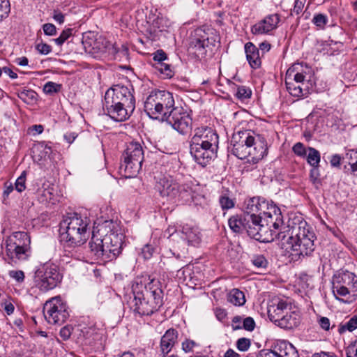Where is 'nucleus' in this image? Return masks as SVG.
Returning a JSON list of instances; mask_svg holds the SVG:
<instances>
[{
    "mask_svg": "<svg viewBox=\"0 0 357 357\" xmlns=\"http://www.w3.org/2000/svg\"><path fill=\"white\" fill-rule=\"evenodd\" d=\"M346 157L349 160H357V150H350L347 154Z\"/></svg>",
    "mask_w": 357,
    "mask_h": 357,
    "instance_id": "nucleus-63",
    "label": "nucleus"
},
{
    "mask_svg": "<svg viewBox=\"0 0 357 357\" xmlns=\"http://www.w3.org/2000/svg\"><path fill=\"white\" fill-rule=\"evenodd\" d=\"M43 314L48 323L63 324L68 318V306L59 296L47 301L43 307Z\"/></svg>",
    "mask_w": 357,
    "mask_h": 357,
    "instance_id": "nucleus-13",
    "label": "nucleus"
},
{
    "mask_svg": "<svg viewBox=\"0 0 357 357\" xmlns=\"http://www.w3.org/2000/svg\"><path fill=\"white\" fill-rule=\"evenodd\" d=\"M33 158L35 160L40 162L50 158L52 153V147L45 142L36 144L33 148Z\"/></svg>",
    "mask_w": 357,
    "mask_h": 357,
    "instance_id": "nucleus-28",
    "label": "nucleus"
},
{
    "mask_svg": "<svg viewBox=\"0 0 357 357\" xmlns=\"http://www.w3.org/2000/svg\"><path fill=\"white\" fill-rule=\"evenodd\" d=\"M215 41L216 38H210L207 33L198 29L195 31V38L191 41V46L198 55L203 56L206 54V47L209 45H215Z\"/></svg>",
    "mask_w": 357,
    "mask_h": 357,
    "instance_id": "nucleus-18",
    "label": "nucleus"
},
{
    "mask_svg": "<svg viewBox=\"0 0 357 357\" xmlns=\"http://www.w3.org/2000/svg\"><path fill=\"white\" fill-rule=\"evenodd\" d=\"M357 328V316L352 317L345 323H341L337 326V331L340 334H343L346 331L352 332Z\"/></svg>",
    "mask_w": 357,
    "mask_h": 357,
    "instance_id": "nucleus-34",
    "label": "nucleus"
},
{
    "mask_svg": "<svg viewBox=\"0 0 357 357\" xmlns=\"http://www.w3.org/2000/svg\"><path fill=\"white\" fill-rule=\"evenodd\" d=\"M318 322L322 329L325 331L329 330L331 323L328 318L322 317L319 319Z\"/></svg>",
    "mask_w": 357,
    "mask_h": 357,
    "instance_id": "nucleus-56",
    "label": "nucleus"
},
{
    "mask_svg": "<svg viewBox=\"0 0 357 357\" xmlns=\"http://www.w3.org/2000/svg\"><path fill=\"white\" fill-rule=\"evenodd\" d=\"M245 52L247 60L251 68L254 69L259 68L261 62L257 47L252 43L249 42L245 45Z\"/></svg>",
    "mask_w": 357,
    "mask_h": 357,
    "instance_id": "nucleus-25",
    "label": "nucleus"
},
{
    "mask_svg": "<svg viewBox=\"0 0 357 357\" xmlns=\"http://www.w3.org/2000/svg\"><path fill=\"white\" fill-rule=\"evenodd\" d=\"M25 182H26V172H23L15 181V190L19 192H21L23 190H24L26 188Z\"/></svg>",
    "mask_w": 357,
    "mask_h": 357,
    "instance_id": "nucleus-43",
    "label": "nucleus"
},
{
    "mask_svg": "<svg viewBox=\"0 0 357 357\" xmlns=\"http://www.w3.org/2000/svg\"><path fill=\"white\" fill-rule=\"evenodd\" d=\"M219 203L223 210L230 209L234 206V201L226 195L220 197Z\"/></svg>",
    "mask_w": 357,
    "mask_h": 357,
    "instance_id": "nucleus-39",
    "label": "nucleus"
},
{
    "mask_svg": "<svg viewBox=\"0 0 357 357\" xmlns=\"http://www.w3.org/2000/svg\"><path fill=\"white\" fill-rule=\"evenodd\" d=\"M10 6L8 0H0V20L6 17L10 13Z\"/></svg>",
    "mask_w": 357,
    "mask_h": 357,
    "instance_id": "nucleus-41",
    "label": "nucleus"
},
{
    "mask_svg": "<svg viewBox=\"0 0 357 357\" xmlns=\"http://www.w3.org/2000/svg\"><path fill=\"white\" fill-rule=\"evenodd\" d=\"M17 96L24 102L31 105L36 102L38 95L33 90L23 89L18 91Z\"/></svg>",
    "mask_w": 357,
    "mask_h": 357,
    "instance_id": "nucleus-33",
    "label": "nucleus"
},
{
    "mask_svg": "<svg viewBox=\"0 0 357 357\" xmlns=\"http://www.w3.org/2000/svg\"><path fill=\"white\" fill-rule=\"evenodd\" d=\"M89 220L82 218L77 213L67 216L60 224V236L61 241L68 243L70 246L84 244L88 237Z\"/></svg>",
    "mask_w": 357,
    "mask_h": 357,
    "instance_id": "nucleus-5",
    "label": "nucleus"
},
{
    "mask_svg": "<svg viewBox=\"0 0 357 357\" xmlns=\"http://www.w3.org/2000/svg\"><path fill=\"white\" fill-rule=\"evenodd\" d=\"M257 357H278L274 351H261Z\"/></svg>",
    "mask_w": 357,
    "mask_h": 357,
    "instance_id": "nucleus-60",
    "label": "nucleus"
},
{
    "mask_svg": "<svg viewBox=\"0 0 357 357\" xmlns=\"http://www.w3.org/2000/svg\"><path fill=\"white\" fill-rule=\"evenodd\" d=\"M236 346L238 351L245 352L251 347V340L246 337H241L237 340Z\"/></svg>",
    "mask_w": 357,
    "mask_h": 357,
    "instance_id": "nucleus-38",
    "label": "nucleus"
},
{
    "mask_svg": "<svg viewBox=\"0 0 357 357\" xmlns=\"http://www.w3.org/2000/svg\"><path fill=\"white\" fill-rule=\"evenodd\" d=\"M291 305L284 300H278L268 307V314L270 320L276 324L281 319L284 314L291 310Z\"/></svg>",
    "mask_w": 357,
    "mask_h": 357,
    "instance_id": "nucleus-22",
    "label": "nucleus"
},
{
    "mask_svg": "<svg viewBox=\"0 0 357 357\" xmlns=\"http://www.w3.org/2000/svg\"><path fill=\"white\" fill-rule=\"evenodd\" d=\"M255 328V321L253 318L248 317L243 319L242 328L248 331H252Z\"/></svg>",
    "mask_w": 357,
    "mask_h": 357,
    "instance_id": "nucleus-48",
    "label": "nucleus"
},
{
    "mask_svg": "<svg viewBox=\"0 0 357 357\" xmlns=\"http://www.w3.org/2000/svg\"><path fill=\"white\" fill-rule=\"evenodd\" d=\"M192 138L209 144V147H218V135L211 127L202 126L196 128Z\"/></svg>",
    "mask_w": 357,
    "mask_h": 357,
    "instance_id": "nucleus-19",
    "label": "nucleus"
},
{
    "mask_svg": "<svg viewBox=\"0 0 357 357\" xmlns=\"http://www.w3.org/2000/svg\"><path fill=\"white\" fill-rule=\"evenodd\" d=\"M251 95V91L245 86L238 87L236 91V96L239 99H245L250 98Z\"/></svg>",
    "mask_w": 357,
    "mask_h": 357,
    "instance_id": "nucleus-49",
    "label": "nucleus"
},
{
    "mask_svg": "<svg viewBox=\"0 0 357 357\" xmlns=\"http://www.w3.org/2000/svg\"><path fill=\"white\" fill-rule=\"evenodd\" d=\"M347 357H357V342L354 345H350L346 350Z\"/></svg>",
    "mask_w": 357,
    "mask_h": 357,
    "instance_id": "nucleus-55",
    "label": "nucleus"
},
{
    "mask_svg": "<svg viewBox=\"0 0 357 357\" xmlns=\"http://www.w3.org/2000/svg\"><path fill=\"white\" fill-rule=\"evenodd\" d=\"M124 236L122 234L111 232L105 236L106 260L116 259L121 252Z\"/></svg>",
    "mask_w": 357,
    "mask_h": 357,
    "instance_id": "nucleus-16",
    "label": "nucleus"
},
{
    "mask_svg": "<svg viewBox=\"0 0 357 357\" xmlns=\"http://www.w3.org/2000/svg\"><path fill=\"white\" fill-rule=\"evenodd\" d=\"M341 156L338 154H335L331 156V158L330 160V163L332 167H337L340 165L341 162Z\"/></svg>",
    "mask_w": 357,
    "mask_h": 357,
    "instance_id": "nucleus-58",
    "label": "nucleus"
},
{
    "mask_svg": "<svg viewBox=\"0 0 357 357\" xmlns=\"http://www.w3.org/2000/svg\"><path fill=\"white\" fill-rule=\"evenodd\" d=\"M155 189L160 196L167 201H174L178 197L187 198L190 196L195 204H198L199 196L195 194L192 187L188 183L180 185L171 176L161 177L156 182Z\"/></svg>",
    "mask_w": 357,
    "mask_h": 357,
    "instance_id": "nucleus-7",
    "label": "nucleus"
},
{
    "mask_svg": "<svg viewBox=\"0 0 357 357\" xmlns=\"http://www.w3.org/2000/svg\"><path fill=\"white\" fill-rule=\"evenodd\" d=\"M312 22L319 28L324 29L328 22V17L326 15L321 13L317 14L314 16Z\"/></svg>",
    "mask_w": 357,
    "mask_h": 357,
    "instance_id": "nucleus-42",
    "label": "nucleus"
},
{
    "mask_svg": "<svg viewBox=\"0 0 357 357\" xmlns=\"http://www.w3.org/2000/svg\"><path fill=\"white\" fill-rule=\"evenodd\" d=\"M301 317L299 313L291 309L284 314L276 325L282 328L291 330L296 328L299 325Z\"/></svg>",
    "mask_w": 357,
    "mask_h": 357,
    "instance_id": "nucleus-24",
    "label": "nucleus"
},
{
    "mask_svg": "<svg viewBox=\"0 0 357 357\" xmlns=\"http://www.w3.org/2000/svg\"><path fill=\"white\" fill-rule=\"evenodd\" d=\"M293 152L298 156L305 158L307 155V150L301 142L296 143L292 147Z\"/></svg>",
    "mask_w": 357,
    "mask_h": 357,
    "instance_id": "nucleus-44",
    "label": "nucleus"
},
{
    "mask_svg": "<svg viewBox=\"0 0 357 357\" xmlns=\"http://www.w3.org/2000/svg\"><path fill=\"white\" fill-rule=\"evenodd\" d=\"M228 224L230 229L236 233L242 232L245 230V221H244V215H234L231 216L229 220Z\"/></svg>",
    "mask_w": 357,
    "mask_h": 357,
    "instance_id": "nucleus-31",
    "label": "nucleus"
},
{
    "mask_svg": "<svg viewBox=\"0 0 357 357\" xmlns=\"http://www.w3.org/2000/svg\"><path fill=\"white\" fill-rule=\"evenodd\" d=\"M153 249H151L149 245H146L142 249V254L144 255V258L148 259L151 257L152 255Z\"/></svg>",
    "mask_w": 357,
    "mask_h": 357,
    "instance_id": "nucleus-62",
    "label": "nucleus"
},
{
    "mask_svg": "<svg viewBox=\"0 0 357 357\" xmlns=\"http://www.w3.org/2000/svg\"><path fill=\"white\" fill-rule=\"evenodd\" d=\"M243 318L240 316H235L232 319L231 327L234 331L242 329Z\"/></svg>",
    "mask_w": 357,
    "mask_h": 357,
    "instance_id": "nucleus-53",
    "label": "nucleus"
},
{
    "mask_svg": "<svg viewBox=\"0 0 357 357\" xmlns=\"http://www.w3.org/2000/svg\"><path fill=\"white\" fill-rule=\"evenodd\" d=\"M8 275L15 280L17 283H22L24 281V273L20 270H11L8 271Z\"/></svg>",
    "mask_w": 357,
    "mask_h": 357,
    "instance_id": "nucleus-45",
    "label": "nucleus"
},
{
    "mask_svg": "<svg viewBox=\"0 0 357 357\" xmlns=\"http://www.w3.org/2000/svg\"><path fill=\"white\" fill-rule=\"evenodd\" d=\"M259 204V197H252L245 202L244 215H256L257 213V206Z\"/></svg>",
    "mask_w": 357,
    "mask_h": 357,
    "instance_id": "nucleus-36",
    "label": "nucleus"
},
{
    "mask_svg": "<svg viewBox=\"0 0 357 357\" xmlns=\"http://www.w3.org/2000/svg\"><path fill=\"white\" fill-rule=\"evenodd\" d=\"M72 333V328L68 326L63 327L60 331V336L63 340H67Z\"/></svg>",
    "mask_w": 357,
    "mask_h": 357,
    "instance_id": "nucleus-54",
    "label": "nucleus"
},
{
    "mask_svg": "<svg viewBox=\"0 0 357 357\" xmlns=\"http://www.w3.org/2000/svg\"><path fill=\"white\" fill-rule=\"evenodd\" d=\"M181 233V238L186 241L189 245L196 246L201 241L200 234L197 229L186 225L183 227Z\"/></svg>",
    "mask_w": 357,
    "mask_h": 357,
    "instance_id": "nucleus-29",
    "label": "nucleus"
},
{
    "mask_svg": "<svg viewBox=\"0 0 357 357\" xmlns=\"http://www.w3.org/2000/svg\"><path fill=\"white\" fill-rule=\"evenodd\" d=\"M308 153L306 155L307 162L312 167H318L319 164L320 162V153L319 152L312 148L308 147L307 149Z\"/></svg>",
    "mask_w": 357,
    "mask_h": 357,
    "instance_id": "nucleus-35",
    "label": "nucleus"
},
{
    "mask_svg": "<svg viewBox=\"0 0 357 357\" xmlns=\"http://www.w3.org/2000/svg\"><path fill=\"white\" fill-rule=\"evenodd\" d=\"M274 351L278 357H299L296 348L291 344L284 341L278 344Z\"/></svg>",
    "mask_w": 357,
    "mask_h": 357,
    "instance_id": "nucleus-30",
    "label": "nucleus"
},
{
    "mask_svg": "<svg viewBox=\"0 0 357 357\" xmlns=\"http://www.w3.org/2000/svg\"><path fill=\"white\" fill-rule=\"evenodd\" d=\"M144 160V151L140 143L131 142L128 144L123 154L120 170L126 177H134L139 172Z\"/></svg>",
    "mask_w": 357,
    "mask_h": 357,
    "instance_id": "nucleus-11",
    "label": "nucleus"
},
{
    "mask_svg": "<svg viewBox=\"0 0 357 357\" xmlns=\"http://www.w3.org/2000/svg\"><path fill=\"white\" fill-rule=\"evenodd\" d=\"M134 310L140 315H151L163 303V292L160 282L149 276L137 277L132 284Z\"/></svg>",
    "mask_w": 357,
    "mask_h": 357,
    "instance_id": "nucleus-3",
    "label": "nucleus"
},
{
    "mask_svg": "<svg viewBox=\"0 0 357 357\" xmlns=\"http://www.w3.org/2000/svg\"><path fill=\"white\" fill-rule=\"evenodd\" d=\"M1 70L2 72L7 74L11 79H16L17 77V73L8 67H3Z\"/></svg>",
    "mask_w": 357,
    "mask_h": 357,
    "instance_id": "nucleus-61",
    "label": "nucleus"
},
{
    "mask_svg": "<svg viewBox=\"0 0 357 357\" xmlns=\"http://www.w3.org/2000/svg\"><path fill=\"white\" fill-rule=\"evenodd\" d=\"M280 22V16L278 14H272L266 17L264 20L257 23L252 27V33L254 34H264L270 32L277 28Z\"/></svg>",
    "mask_w": 357,
    "mask_h": 357,
    "instance_id": "nucleus-21",
    "label": "nucleus"
},
{
    "mask_svg": "<svg viewBox=\"0 0 357 357\" xmlns=\"http://www.w3.org/2000/svg\"><path fill=\"white\" fill-rule=\"evenodd\" d=\"M73 29H66L62 31L60 34L59 37L54 39L55 43L58 45H61L63 43L68 39V38L72 35Z\"/></svg>",
    "mask_w": 357,
    "mask_h": 357,
    "instance_id": "nucleus-46",
    "label": "nucleus"
},
{
    "mask_svg": "<svg viewBox=\"0 0 357 357\" xmlns=\"http://www.w3.org/2000/svg\"><path fill=\"white\" fill-rule=\"evenodd\" d=\"M245 231L252 238L263 243H269L276 238H284L282 234L271 228L257 215H244Z\"/></svg>",
    "mask_w": 357,
    "mask_h": 357,
    "instance_id": "nucleus-8",
    "label": "nucleus"
},
{
    "mask_svg": "<svg viewBox=\"0 0 357 357\" xmlns=\"http://www.w3.org/2000/svg\"><path fill=\"white\" fill-rule=\"evenodd\" d=\"M144 111L153 119L166 121L181 135L192 129V119L186 109L174 106L173 94L166 91L151 92L144 102Z\"/></svg>",
    "mask_w": 357,
    "mask_h": 357,
    "instance_id": "nucleus-1",
    "label": "nucleus"
},
{
    "mask_svg": "<svg viewBox=\"0 0 357 357\" xmlns=\"http://www.w3.org/2000/svg\"><path fill=\"white\" fill-rule=\"evenodd\" d=\"M278 234H282L284 238H276L281 242L283 248L287 250L292 259L298 260L305 256H309L314 250L315 235L306 221L301 218L290 220L287 227H282Z\"/></svg>",
    "mask_w": 357,
    "mask_h": 357,
    "instance_id": "nucleus-2",
    "label": "nucleus"
},
{
    "mask_svg": "<svg viewBox=\"0 0 357 357\" xmlns=\"http://www.w3.org/2000/svg\"><path fill=\"white\" fill-rule=\"evenodd\" d=\"M218 147L208 146L206 149L190 150L195 160L202 167L206 166L216 156Z\"/></svg>",
    "mask_w": 357,
    "mask_h": 357,
    "instance_id": "nucleus-23",
    "label": "nucleus"
},
{
    "mask_svg": "<svg viewBox=\"0 0 357 357\" xmlns=\"http://www.w3.org/2000/svg\"><path fill=\"white\" fill-rule=\"evenodd\" d=\"M310 73L307 67L303 68L301 63H295L290 67L285 76V84L289 93L294 97H304L309 93L308 86L305 81Z\"/></svg>",
    "mask_w": 357,
    "mask_h": 357,
    "instance_id": "nucleus-10",
    "label": "nucleus"
},
{
    "mask_svg": "<svg viewBox=\"0 0 357 357\" xmlns=\"http://www.w3.org/2000/svg\"><path fill=\"white\" fill-rule=\"evenodd\" d=\"M43 29L45 35L54 36L56 33V26L53 24L47 23L43 26Z\"/></svg>",
    "mask_w": 357,
    "mask_h": 357,
    "instance_id": "nucleus-52",
    "label": "nucleus"
},
{
    "mask_svg": "<svg viewBox=\"0 0 357 357\" xmlns=\"http://www.w3.org/2000/svg\"><path fill=\"white\" fill-rule=\"evenodd\" d=\"M77 137V135L75 132H67L63 136L65 140L69 144H72Z\"/></svg>",
    "mask_w": 357,
    "mask_h": 357,
    "instance_id": "nucleus-59",
    "label": "nucleus"
},
{
    "mask_svg": "<svg viewBox=\"0 0 357 357\" xmlns=\"http://www.w3.org/2000/svg\"><path fill=\"white\" fill-rule=\"evenodd\" d=\"M227 299L229 303L236 306H241L245 303L244 293L238 289L231 290Z\"/></svg>",
    "mask_w": 357,
    "mask_h": 357,
    "instance_id": "nucleus-32",
    "label": "nucleus"
},
{
    "mask_svg": "<svg viewBox=\"0 0 357 357\" xmlns=\"http://www.w3.org/2000/svg\"><path fill=\"white\" fill-rule=\"evenodd\" d=\"M30 237L23 231L13 232L6 241V253L13 262L27 260L30 256Z\"/></svg>",
    "mask_w": 357,
    "mask_h": 357,
    "instance_id": "nucleus-9",
    "label": "nucleus"
},
{
    "mask_svg": "<svg viewBox=\"0 0 357 357\" xmlns=\"http://www.w3.org/2000/svg\"><path fill=\"white\" fill-rule=\"evenodd\" d=\"M61 279L62 276L59 272L57 266L50 263L39 266L34 275L36 287L43 292L55 288Z\"/></svg>",
    "mask_w": 357,
    "mask_h": 357,
    "instance_id": "nucleus-12",
    "label": "nucleus"
},
{
    "mask_svg": "<svg viewBox=\"0 0 357 357\" xmlns=\"http://www.w3.org/2000/svg\"><path fill=\"white\" fill-rule=\"evenodd\" d=\"M233 148L231 152L238 158H248L250 146L253 143L252 132L250 130L239 131L234 134L231 139Z\"/></svg>",
    "mask_w": 357,
    "mask_h": 357,
    "instance_id": "nucleus-14",
    "label": "nucleus"
},
{
    "mask_svg": "<svg viewBox=\"0 0 357 357\" xmlns=\"http://www.w3.org/2000/svg\"><path fill=\"white\" fill-rule=\"evenodd\" d=\"M252 137L253 143H252L250 146L249 151L250 154L248 158H250V161L253 163H257L266 155L268 148L264 137L255 135L254 132H252Z\"/></svg>",
    "mask_w": 357,
    "mask_h": 357,
    "instance_id": "nucleus-17",
    "label": "nucleus"
},
{
    "mask_svg": "<svg viewBox=\"0 0 357 357\" xmlns=\"http://www.w3.org/2000/svg\"><path fill=\"white\" fill-rule=\"evenodd\" d=\"M195 345L196 343L194 341L187 340L182 343V348L185 352H189Z\"/></svg>",
    "mask_w": 357,
    "mask_h": 357,
    "instance_id": "nucleus-57",
    "label": "nucleus"
},
{
    "mask_svg": "<svg viewBox=\"0 0 357 357\" xmlns=\"http://www.w3.org/2000/svg\"><path fill=\"white\" fill-rule=\"evenodd\" d=\"M89 247L91 252L98 258L106 259V252L105 246V237L101 238L96 234L93 233L91 239L89 242Z\"/></svg>",
    "mask_w": 357,
    "mask_h": 357,
    "instance_id": "nucleus-26",
    "label": "nucleus"
},
{
    "mask_svg": "<svg viewBox=\"0 0 357 357\" xmlns=\"http://www.w3.org/2000/svg\"><path fill=\"white\" fill-rule=\"evenodd\" d=\"M333 294L335 298L344 303L350 304L357 298V277L347 271H339L333 277Z\"/></svg>",
    "mask_w": 357,
    "mask_h": 357,
    "instance_id": "nucleus-6",
    "label": "nucleus"
},
{
    "mask_svg": "<svg viewBox=\"0 0 357 357\" xmlns=\"http://www.w3.org/2000/svg\"><path fill=\"white\" fill-rule=\"evenodd\" d=\"M252 264L258 269H266L268 266V261L262 255H254L251 259Z\"/></svg>",
    "mask_w": 357,
    "mask_h": 357,
    "instance_id": "nucleus-37",
    "label": "nucleus"
},
{
    "mask_svg": "<svg viewBox=\"0 0 357 357\" xmlns=\"http://www.w3.org/2000/svg\"><path fill=\"white\" fill-rule=\"evenodd\" d=\"M305 1L306 0H296L294 8L291 10V15H293V13L296 15L300 14L303 9Z\"/></svg>",
    "mask_w": 357,
    "mask_h": 357,
    "instance_id": "nucleus-50",
    "label": "nucleus"
},
{
    "mask_svg": "<svg viewBox=\"0 0 357 357\" xmlns=\"http://www.w3.org/2000/svg\"><path fill=\"white\" fill-rule=\"evenodd\" d=\"M224 357H240V355L232 349H229L224 354Z\"/></svg>",
    "mask_w": 357,
    "mask_h": 357,
    "instance_id": "nucleus-64",
    "label": "nucleus"
},
{
    "mask_svg": "<svg viewBox=\"0 0 357 357\" xmlns=\"http://www.w3.org/2000/svg\"><path fill=\"white\" fill-rule=\"evenodd\" d=\"M177 340V332L173 328L167 330L161 337L160 348L163 354H168Z\"/></svg>",
    "mask_w": 357,
    "mask_h": 357,
    "instance_id": "nucleus-27",
    "label": "nucleus"
},
{
    "mask_svg": "<svg viewBox=\"0 0 357 357\" xmlns=\"http://www.w3.org/2000/svg\"><path fill=\"white\" fill-rule=\"evenodd\" d=\"M153 59L155 61V63L153 65V67L158 70L162 78L169 79L173 77L174 71L172 69L170 65L164 63V61L167 59V54L165 52L159 50L153 54Z\"/></svg>",
    "mask_w": 357,
    "mask_h": 357,
    "instance_id": "nucleus-20",
    "label": "nucleus"
},
{
    "mask_svg": "<svg viewBox=\"0 0 357 357\" xmlns=\"http://www.w3.org/2000/svg\"><path fill=\"white\" fill-rule=\"evenodd\" d=\"M209 146V144L203 142V141L197 140L194 138H191L190 150L197 149H206Z\"/></svg>",
    "mask_w": 357,
    "mask_h": 357,
    "instance_id": "nucleus-47",
    "label": "nucleus"
},
{
    "mask_svg": "<svg viewBox=\"0 0 357 357\" xmlns=\"http://www.w3.org/2000/svg\"><path fill=\"white\" fill-rule=\"evenodd\" d=\"M135 109V99L128 86L116 84L106 91L103 110L114 121H126Z\"/></svg>",
    "mask_w": 357,
    "mask_h": 357,
    "instance_id": "nucleus-4",
    "label": "nucleus"
},
{
    "mask_svg": "<svg viewBox=\"0 0 357 357\" xmlns=\"http://www.w3.org/2000/svg\"><path fill=\"white\" fill-rule=\"evenodd\" d=\"M260 216L261 219L271 228L278 231L284 226L283 218L280 209L272 202H262Z\"/></svg>",
    "mask_w": 357,
    "mask_h": 357,
    "instance_id": "nucleus-15",
    "label": "nucleus"
},
{
    "mask_svg": "<svg viewBox=\"0 0 357 357\" xmlns=\"http://www.w3.org/2000/svg\"><path fill=\"white\" fill-rule=\"evenodd\" d=\"M61 89V85L52 82H47L43 86V91L46 94H53L58 92Z\"/></svg>",
    "mask_w": 357,
    "mask_h": 357,
    "instance_id": "nucleus-40",
    "label": "nucleus"
},
{
    "mask_svg": "<svg viewBox=\"0 0 357 357\" xmlns=\"http://www.w3.org/2000/svg\"><path fill=\"white\" fill-rule=\"evenodd\" d=\"M36 50L42 54H48L52 51V47L50 45L40 43L36 45Z\"/></svg>",
    "mask_w": 357,
    "mask_h": 357,
    "instance_id": "nucleus-51",
    "label": "nucleus"
}]
</instances>
